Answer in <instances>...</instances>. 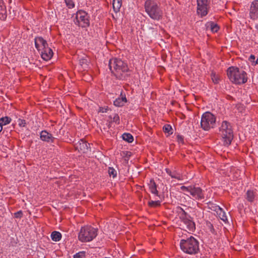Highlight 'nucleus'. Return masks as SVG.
Returning a JSON list of instances; mask_svg holds the SVG:
<instances>
[{"mask_svg":"<svg viewBox=\"0 0 258 258\" xmlns=\"http://www.w3.org/2000/svg\"><path fill=\"white\" fill-rule=\"evenodd\" d=\"M253 64L254 65L258 64V58L256 59V60L255 61H254V62Z\"/></svg>","mask_w":258,"mask_h":258,"instance_id":"ea45409f","label":"nucleus"},{"mask_svg":"<svg viewBox=\"0 0 258 258\" xmlns=\"http://www.w3.org/2000/svg\"><path fill=\"white\" fill-rule=\"evenodd\" d=\"M109 67L111 73L120 80H125L130 75V70L126 63L120 59L114 58L109 60Z\"/></svg>","mask_w":258,"mask_h":258,"instance_id":"f257e3e1","label":"nucleus"},{"mask_svg":"<svg viewBox=\"0 0 258 258\" xmlns=\"http://www.w3.org/2000/svg\"><path fill=\"white\" fill-rule=\"evenodd\" d=\"M149 205L151 207H157L160 205V202L159 201H152L149 202Z\"/></svg>","mask_w":258,"mask_h":258,"instance_id":"473e14b6","label":"nucleus"},{"mask_svg":"<svg viewBox=\"0 0 258 258\" xmlns=\"http://www.w3.org/2000/svg\"><path fill=\"white\" fill-rule=\"evenodd\" d=\"M35 45L36 48L37 49H39V46H40V45H39L38 43H37V44L35 43Z\"/></svg>","mask_w":258,"mask_h":258,"instance_id":"a19ab883","label":"nucleus"},{"mask_svg":"<svg viewBox=\"0 0 258 258\" xmlns=\"http://www.w3.org/2000/svg\"><path fill=\"white\" fill-rule=\"evenodd\" d=\"M189 194L194 198L198 200L204 198L202 189L199 187L191 186Z\"/></svg>","mask_w":258,"mask_h":258,"instance_id":"9b49d317","label":"nucleus"},{"mask_svg":"<svg viewBox=\"0 0 258 258\" xmlns=\"http://www.w3.org/2000/svg\"><path fill=\"white\" fill-rule=\"evenodd\" d=\"M127 100L125 97L118 98L114 101V105L117 107L122 106Z\"/></svg>","mask_w":258,"mask_h":258,"instance_id":"aec40b11","label":"nucleus"},{"mask_svg":"<svg viewBox=\"0 0 258 258\" xmlns=\"http://www.w3.org/2000/svg\"><path fill=\"white\" fill-rule=\"evenodd\" d=\"M178 212L181 221L186 225L187 229L190 231L195 230V224L191 220V217L181 207H178Z\"/></svg>","mask_w":258,"mask_h":258,"instance_id":"6e6552de","label":"nucleus"},{"mask_svg":"<svg viewBox=\"0 0 258 258\" xmlns=\"http://www.w3.org/2000/svg\"><path fill=\"white\" fill-rule=\"evenodd\" d=\"M145 9L146 12L151 19L160 20L162 18L163 11L154 1H146L145 3Z\"/></svg>","mask_w":258,"mask_h":258,"instance_id":"20e7f679","label":"nucleus"},{"mask_svg":"<svg viewBox=\"0 0 258 258\" xmlns=\"http://www.w3.org/2000/svg\"><path fill=\"white\" fill-rule=\"evenodd\" d=\"M249 15L250 18L253 20L258 17V0H255L251 3Z\"/></svg>","mask_w":258,"mask_h":258,"instance_id":"f8f14e48","label":"nucleus"},{"mask_svg":"<svg viewBox=\"0 0 258 258\" xmlns=\"http://www.w3.org/2000/svg\"><path fill=\"white\" fill-rule=\"evenodd\" d=\"M216 123V117L211 113L207 112L204 113L201 118V125L205 131H209L213 128Z\"/></svg>","mask_w":258,"mask_h":258,"instance_id":"0eeeda50","label":"nucleus"},{"mask_svg":"<svg viewBox=\"0 0 258 258\" xmlns=\"http://www.w3.org/2000/svg\"><path fill=\"white\" fill-rule=\"evenodd\" d=\"M255 29H256V32H257V33H258V24H257V25H256L255 26Z\"/></svg>","mask_w":258,"mask_h":258,"instance_id":"37998d69","label":"nucleus"},{"mask_svg":"<svg viewBox=\"0 0 258 258\" xmlns=\"http://www.w3.org/2000/svg\"><path fill=\"white\" fill-rule=\"evenodd\" d=\"M109 118L110 119V122H114L117 124L119 123V117L118 114H114L113 117H112L111 115H110Z\"/></svg>","mask_w":258,"mask_h":258,"instance_id":"bb28decb","label":"nucleus"},{"mask_svg":"<svg viewBox=\"0 0 258 258\" xmlns=\"http://www.w3.org/2000/svg\"><path fill=\"white\" fill-rule=\"evenodd\" d=\"M177 141L179 143H182V144L183 143V138L182 136H181L180 135H178L177 136Z\"/></svg>","mask_w":258,"mask_h":258,"instance_id":"e433bc0d","label":"nucleus"},{"mask_svg":"<svg viewBox=\"0 0 258 258\" xmlns=\"http://www.w3.org/2000/svg\"><path fill=\"white\" fill-rule=\"evenodd\" d=\"M86 252L84 251H80L74 255V258H85Z\"/></svg>","mask_w":258,"mask_h":258,"instance_id":"c756f323","label":"nucleus"},{"mask_svg":"<svg viewBox=\"0 0 258 258\" xmlns=\"http://www.w3.org/2000/svg\"><path fill=\"white\" fill-rule=\"evenodd\" d=\"M169 175L172 177V178H176V177L175 176H174V175H172L171 174V172H170V173H169Z\"/></svg>","mask_w":258,"mask_h":258,"instance_id":"79ce46f5","label":"nucleus"},{"mask_svg":"<svg viewBox=\"0 0 258 258\" xmlns=\"http://www.w3.org/2000/svg\"><path fill=\"white\" fill-rule=\"evenodd\" d=\"M197 13L202 17L205 16L208 14V9L210 4L209 0H197Z\"/></svg>","mask_w":258,"mask_h":258,"instance_id":"9d476101","label":"nucleus"},{"mask_svg":"<svg viewBox=\"0 0 258 258\" xmlns=\"http://www.w3.org/2000/svg\"><path fill=\"white\" fill-rule=\"evenodd\" d=\"M35 43H38L40 45H41L42 48H45L48 45V44L46 40H45L42 37H38L35 39Z\"/></svg>","mask_w":258,"mask_h":258,"instance_id":"412c9836","label":"nucleus"},{"mask_svg":"<svg viewBox=\"0 0 258 258\" xmlns=\"http://www.w3.org/2000/svg\"><path fill=\"white\" fill-rule=\"evenodd\" d=\"M40 139L42 141L49 142H53L54 138H53L52 135L46 131H42L40 133Z\"/></svg>","mask_w":258,"mask_h":258,"instance_id":"4468645a","label":"nucleus"},{"mask_svg":"<svg viewBox=\"0 0 258 258\" xmlns=\"http://www.w3.org/2000/svg\"><path fill=\"white\" fill-rule=\"evenodd\" d=\"M109 175L115 178L117 176V171L112 167H109L108 170Z\"/></svg>","mask_w":258,"mask_h":258,"instance_id":"cd10ccee","label":"nucleus"},{"mask_svg":"<svg viewBox=\"0 0 258 258\" xmlns=\"http://www.w3.org/2000/svg\"><path fill=\"white\" fill-rule=\"evenodd\" d=\"M210 228L212 229V228H213V226L212 224H210Z\"/></svg>","mask_w":258,"mask_h":258,"instance_id":"a18cd8bd","label":"nucleus"},{"mask_svg":"<svg viewBox=\"0 0 258 258\" xmlns=\"http://www.w3.org/2000/svg\"><path fill=\"white\" fill-rule=\"evenodd\" d=\"M219 132L223 138L224 145L229 146L233 138V130L231 124L227 121H223L219 127Z\"/></svg>","mask_w":258,"mask_h":258,"instance_id":"39448f33","label":"nucleus"},{"mask_svg":"<svg viewBox=\"0 0 258 258\" xmlns=\"http://www.w3.org/2000/svg\"><path fill=\"white\" fill-rule=\"evenodd\" d=\"M89 144H88L86 141L83 140H81L80 141L77 145V149L80 150L83 153L88 152L89 150Z\"/></svg>","mask_w":258,"mask_h":258,"instance_id":"2eb2a0df","label":"nucleus"},{"mask_svg":"<svg viewBox=\"0 0 258 258\" xmlns=\"http://www.w3.org/2000/svg\"><path fill=\"white\" fill-rule=\"evenodd\" d=\"M11 121V119L10 117L6 116L5 117H2L0 119V123L3 126L4 125H6L9 123Z\"/></svg>","mask_w":258,"mask_h":258,"instance_id":"a878e982","label":"nucleus"},{"mask_svg":"<svg viewBox=\"0 0 258 258\" xmlns=\"http://www.w3.org/2000/svg\"><path fill=\"white\" fill-rule=\"evenodd\" d=\"M2 130H3V125H2V124H1L0 123V132L2 131Z\"/></svg>","mask_w":258,"mask_h":258,"instance_id":"c03bdc74","label":"nucleus"},{"mask_svg":"<svg viewBox=\"0 0 258 258\" xmlns=\"http://www.w3.org/2000/svg\"><path fill=\"white\" fill-rule=\"evenodd\" d=\"M149 188L151 192L155 195H157L158 191L157 190V186L155 182L153 180H151L149 184Z\"/></svg>","mask_w":258,"mask_h":258,"instance_id":"5701e85b","label":"nucleus"},{"mask_svg":"<svg viewBox=\"0 0 258 258\" xmlns=\"http://www.w3.org/2000/svg\"><path fill=\"white\" fill-rule=\"evenodd\" d=\"M74 22L82 27H88L90 25L89 16L86 12L80 10L76 14Z\"/></svg>","mask_w":258,"mask_h":258,"instance_id":"1a4fd4ad","label":"nucleus"},{"mask_svg":"<svg viewBox=\"0 0 258 258\" xmlns=\"http://www.w3.org/2000/svg\"><path fill=\"white\" fill-rule=\"evenodd\" d=\"M213 210L217 212V214L219 215V217L224 222L227 220L225 212L220 206H216L214 207Z\"/></svg>","mask_w":258,"mask_h":258,"instance_id":"dca6fc26","label":"nucleus"},{"mask_svg":"<svg viewBox=\"0 0 258 258\" xmlns=\"http://www.w3.org/2000/svg\"><path fill=\"white\" fill-rule=\"evenodd\" d=\"M209 26H210L211 30L213 32H217L219 30L218 26L216 24L214 23L213 22H210L207 24V27Z\"/></svg>","mask_w":258,"mask_h":258,"instance_id":"393cba45","label":"nucleus"},{"mask_svg":"<svg viewBox=\"0 0 258 258\" xmlns=\"http://www.w3.org/2000/svg\"><path fill=\"white\" fill-rule=\"evenodd\" d=\"M80 64L82 67V69L84 70H86L88 68L89 63L90 62L89 58L86 56L84 55L79 59Z\"/></svg>","mask_w":258,"mask_h":258,"instance_id":"f3484780","label":"nucleus"},{"mask_svg":"<svg viewBox=\"0 0 258 258\" xmlns=\"http://www.w3.org/2000/svg\"><path fill=\"white\" fill-rule=\"evenodd\" d=\"M102 112H104V111H105V112H106V110H102Z\"/></svg>","mask_w":258,"mask_h":258,"instance_id":"09e8293b","label":"nucleus"},{"mask_svg":"<svg viewBox=\"0 0 258 258\" xmlns=\"http://www.w3.org/2000/svg\"><path fill=\"white\" fill-rule=\"evenodd\" d=\"M122 5V0H113L112 6L114 11L117 13L119 11Z\"/></svg>","mask_w":258,"mask_h":258,"instance_id":"6ab92c4d","label":"nucleus"},{"mask_svg":"<svg viewBox=\"0 0 258 258\" xmlns=\"http://www.w3.org/2000/svg\"><path fill=\"white\" fill-rule=\"evenodd\" d=\"M102 112H104V111H105V112H106V110H102Z\"/></svg>","mask_w":258,"mask_h":258,"instance_id":"49530a36","label":"nucleus"},{"mask_svg":"<svg viewBox=\"0 0 258 258\" xmlns=\"http://www.w3.org/2000/svg\"><path fill=\"white\" fill-rule=\"evenodd\" d=\"M51 237L52 240L57 242L60 240L61 238V234L59 232L53 231L51 234Z\"/></svg>","mask_w":258,"mask_h":258,"instance_id":"4be33fe9","label":"nucleus"},{"mask_svg":"<svg viewBox=\"0 0 258 258\" xmlns=\"http://www.w3.org/2000/svg\"><path fill=\"white\" fill-rule=\"evenodd\" d=\"M7 18V14L6 13H0V19L5 20Z\"/></svg>","mask_w":258,"mask_h":258,"instance_id":"58836bf2","label":"nucleus"},{"mask_svg":"<svg viewBox=\"0 0 258 258\" xmlns=\"http://www.w3.org/2000/svg\"><path fill=\"white\" fill-rule=\"evenodd\" d=\"M191 186H188V187H186L185 186H182L180 188L182 191H187L189 193V192L191 190Z\"/></svg>","mask_w":258,"mask_h":258,"instance_id":"f704fd0d","label":"nucleus"},{"mask_svg":"<svg viewBox=\"0 0 258 258\" xmlns=\"http://www.w3.org/2000/svg\"><path fill=\"white\" fill-rule=\"evenodd\" d=\"M163 131L165 133H167L169 135L172 134L171 131L172 130V127L169 124H166L163 127Z\"/></svg>","mask_w":258,"mask_h":258,"instance_id":"c85d7f7f","label":"nucleus"},{"mask_svg":"<svg viewBox=\"0 0 258 258\" xmlns=\"http://www.w3.org/2000/svg\"><path fill=\"white\" fill-rule=\"evenodd\" d=\"M122 139L123 140L128 143H132L134 141L132 135L128 133H124L122 135Z\"/></svg>","mask_w":258,"mask_h":258,"instance_id":"b1692460","label":"nucleus"},{"mask_svg":"<svg viewBox=\"0 0 258 258\" xmlns=\"http://www.w3.org/2000/svg\"><path fill=\"white\" fill-rule=\"evenodd\" d=\"M53 51L52 49L48 47V45L45 48H42L41 51V57L45 60H49L53 55Z\"/></svg>","mask_w":258,"mask_h":258,"instance_id":"ddd939ff","label":"nucleus"},{"mask_svg":"<svg viewBox=\"0 0 258 258\" xmlns=\"http://www.w3.org/2000/svg\"><path fill=\"white\" fill-rule=\"evenodd\" d=\"M65 3L67 6V7L70 8H73L75 7V4L72 0H64Z\"/></svg>","mask_w":258,"mask_h":258,"instance_id":"7c9ffc66","label":"nucleus"},{"mask_svg":"<svg viewBox=\"0 0 258 258\" xmlns=\"http://www.w3.org/2000/svg\"><path fill=\"white\" fill-rule=\"evenodd\" d=\"M211 78L213 82L215 84H217L219 82V78L214 73L211 74Z\"/></svg>","mask_w":258,"mask_h":258,"instance_id":"2f4dec72","label":"nucleus"},{"mask_svg":"<svg viewBox=\"0 0 258 258\" xmlns=\"http://www.w3.org/2000/svg\"><path fill=\"white\" fill-rule=\"evenodd\" d=\"M180 246L183 252L190 254H196L199 250V242L192 236L186 239H181Z\"/></svg>","mask_w":258,"mask_h":258,"instance_id":"f03ea898","label":"nucleus"},{"mask_svg":"<svg viewBox=\"0 0 258 258\" xmlns=\"http://www.w3.org/2000/svg\"><path fill=\"white\" fill-rule=\"evenodd\" d=\"M255 192H254L253 190H248L247 191L245 198L246 200L250 202H252L254 201L256 198Z\"/></svg>","mask_w":258,"mask_h":258,"instance_id":"a211bd4d","label":"nucleus"},{"mask_svg":"<svg viewBox=\"0 0 258 258\" xmlns=\"http://www.w3.org/2000/svg\"><path fill=\"white\" fill-rule=\"evenodd\" d=\"M102 112H104V111H105V112H106V110H102Z\"/></svg>","mask_w":258,"mask_h":258,"instance_id":"de8ad7c7","label":"nucleus"},{"mask_svg":"<svg viewBox=\"0 0 258 258\" xmlns=\"http://www.w3.org/2000/svg\"><path fill=\"white\" fill-rule=\"evenodd\" d=\"M255 56L254 55H250V56H249V58H248V60L249 61H250L251 62H252V63H254V60H255Z\"/></svg>","mask_w":258,"mask_h":258,"instance_id":"4c0bfd02","label":"nucleus"},{"mask_svg":"<svg viewBox=\"0 0 258 258\" xmlns=\"http://www.w3.org/2000/svg\"><path fill=\"white\" fill-rule=\"evenodd\" d=\"M18 124L20 127H24L26 124V121L24 119H19L18 120Z\"/></svg>","mask_w":258,"mask_h":258,"instance_id":"72a5a7b5","label":"nucleus"},{"mask_svg":"<svg viewBox=\"0 0 258 258\" xmlns=\"http://www.w3.org/2000/svg\"><path fill=\"white\" fill-rule=\"evenodd\" d=\"M23 215L22 212L21 211H19L15 213V217L17 218H20L22 217Z\"/></svg>","mask_w":258,"mask_h":258,"instance_id":"c9c22d12","label":"nucleus"},{"mask_svg":"<svg viewBox=\"0 0 258 258\" xmlns=\"http://www.w3.org/2000/svg\"><path fill=\"white\" fill-rule=\"evenodd\" d=\"M97 229L91 226H85L81 229L79 233V239L82 242L92 241L97 235Z\"/></svg>","mask_w":258,"mask_h":258,"instance_id":"423d86ee","label":"nucleus"},{"mask_svg":"<svg viewBox=\"0 0 258 258\" xmlns=\"http://www.w3.org/2000/svg\"><path fill=\"white\" fill-rule=\"evenodd\" d=\"M227 75L230 80L236 84H244L247 82V74L243 70L231 67L227 70Z\"/></svg>","mask_w":258,"mask_h":258,"instance_id":"7ed1b4c3","label":"nucleus"}]
</instances>
